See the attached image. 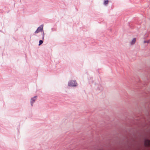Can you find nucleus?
I'll use <instances>...</instances> for the list:
<instances>
[{
	"instance_id": "39448f33",
	"label": "nucleus",
	"mask_w": 150,
	"mask_h": 150,
	"mask_svg": "<svg viewBox=\"0 0 150 150\" xmlns=\"http://www.w3.org/2000/svg\"><path fill=\"white\" fill-rule=\"evenodd\" d=\"M136 41V39L135 38H133L131 42H130V45H134Z\"/></svg>"
},
{
	"instance_id": "1a4fd4ad",
	"label": "nucleus",
	"mask_w": 150,
	"mask_h": 150,
	"mask_svg": "<svg viewBox=\"0 0 150 150\" xmlns=\"http://www.w3.org/2000/svg\"><path fill=\"white\" fill-rule=\"evenodd\" d=\"M43 38H42V39L43 40L44 39V33L43 32Z\"/></svg>"
},
{
	"instance_id": "20e7f679",
	"label": "nucleus",
	"mask_w": 150,
	"mask_h": 150,
	"mask_svg": "<svg viewBox=\"0 0 150 150\" xmlns=\"http://www.w3.org/2000/svg\"><path fill=\"white\" fill-rule=\"evenodd\" d=\"M36 96H35L33 98H32L31 99V105L32 106H33V103L35 102V101L36 99Z\"/></svg>"
},
{
	"instance_id": "423d86ee",
	"label": "nucleus",
	"mask_w": 150,
	"mask_h": 150,
	"mask_svg": "<svg viewBox=\"0 0 150 150\" xmlns=\"http://www.w3.org/2000/svg\"><path fill=\"white\" fill-rule=\"evenodd\" d=\"M108 0L105 1L104 2V4L105 5L108 4Z\"/></svg>"
},
{
	"instance_id": "6e6552de",
	"label": "nucleus",
	"mask_w": 150,
	"mask_h": 150,
	"mask_svg": "<svg viewBox=\"0 0 150 150\" xmlns=\"http://www.w3.org/2000/svg\"><path fill=\"white\" fill-rule=\"evenodd\" d=\"M144 43H150V40L146 41H144Z\"/></svg>"
},
{
	"instance_id": "f257e3e1",
	"label": "nucleus",
	"mask_w": 150,
	"mask_h": 150,
	"mask_svg": "<svg viewBox=\"0 0 150 150\" xmlns=\"http://www.w3.org/2000/svg\"><path fill=\"white\" fill-rule=\"evenodd\" d=\"M77 84L75 81L71 80L68 83V85L69 86H76Z\"/></svg>"
},
{
	"instance_id": "f03ea898",
	"label": "nucleus",
	"mask_w": 150,
	"mask_h": 150,
	"mask_svg": "<svg viewBox=\"0 0 150 150\" xmlns=\"http://www.w3.org/2000/svg\"><path fill=\"white\" fill-rule=\"evenodd\" d=\"M43 25H41L36 30L35 32V33H37L40 31H43Z\"/></svg>"
},
{
	"instance_id": "7ed1b4c3",
	"label": "nucleus",
	"mask_w": 150,
	"mask_h": 150,
	"mask_svg": "<svg viewBox=\"0 0 150 150\" xmlns=\"http://www.w3.org/2000/svg\"><path fill=\"white\" fill-rule=\"evenodd\" d=\"M144 144L146 146H150V140H146L145 141Z\"/></svg>"
},
{
	"instance_id": "0eeeda50",
	"label": "nucleus",
	"mask_w": 150,
	"mask_h": 150,
	"mask_svg": "<svg viewBox=\"0 0 150 150\" xmlns=\"http://www.w3.org/2000/svg\"><path fill=\"white\" fill-rule=\"evenodd\" d=\"M43 41L42 40H40L39 41V45H40L43 43Z\"/></svg>"
}]
</instances>
